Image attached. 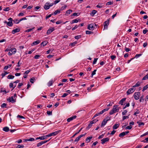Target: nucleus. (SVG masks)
I'll return each instance as SVG.
<instances>
[{
    "mask_svg": "<svg viewBox=\"0 0 148 148\" xmlns=\"http://www.w3.org/2000/svg\"><path fill=\"white\" fill-rule=\"evenodd\" d=\"M135 89L134 88H131L129 89L127 92V94L129 95L133 93L135 91Z\"/></svg>",
    "mask_w": 148,
    "mask_h": 148,
    "instance_id": "8",
    "label": "nucleus"
},
{
    "mask_svg": "<svg viewBox=\"0 0 148 148\" xmlns=\"http://www.w3.org/2000/svg\"><path fill=\"white\" fill-rule=\"evenodd\" d=\"M140 82H137V83L135 85H134L133 86V88H135L137 87H138L140 86Z\"/></svg>",
    "mask_w": 148,
    "mask_h": 148,
    "instance_id": "28",
    "label": "nucleus"
},
{
    "mask_svg": "<svg viewBox=\"0 0 148 148\" xmlns=\"http://www.w3.org/2000/svg\"><path fill=\"white\" fill-rule=\"evenodd\" d=\"M86 133H85L84 134H81L80 135V136H79L78 137L76 138L74 140L75 142H78V141L79 140V139L81 138L82 137L84 136H85V135H86Z\"/></svg>",
    "mask_w": 148,
    "mask_h": 148,
    "instance_id": "9",
    "label": "nucleus"
},
{
    "mask_svg": "<svg viewBox=\"0 0 148 148\" xmlns=\"http://www.w3.org/2000/svg\"><path fill=\"white\" fill-rule=\"evenodd\" d=\"M113 3V2L109 1V2H108L106 3V5H111V4H112Z\"/></svg>",
    "mask_w": 148,
    "mask_h": 148,
    "instance_id": "57",
    "label": "nucleus"
},
{
    "mask_svg": "<svg viewBox=\"0 0 148 148\" xmlns=\"http://www.w3.org/2000/svg\"><path fill=\"white\" fill-rule=\"evenodd\" d=\"M9 73V72H8L6 71H5L4 73H2L1 74V76H2V78H3L4 76Z\"/></svg>",
    "mask_w": 148,
    "mask_h": 148,
    "instance_id": "29",
    "label": "nucleus"
},
{
    "mask_svg": "<svg viewBox=\"0 0 148 148\" xmlns=\"http://www.w3.org/2000/svg\"><path fill=\"white\" fill-rule=\"evenodd\" d=\"M10 50V51L8 53V55L10 56L14 54L16 51V49L15 48L11 49Z\"/></svg>",
    "mask_w": 148,
    "mask_h": 148,
    "instance_id": "4",
    "label": "nucleus"
},
{
    "mask_svg": "<svg viewBox=\"0 0 148 148\" xmlns=\"http://www.w3.org/2000/svg\"><path fill=\"white\" fill-rule=\"evenodd\" d=\"M125 51L126 52H128L129 51H130V48H127L126 47H125Z\"/></svg>",
    "mask_w": 148,
    "mask_h": 148,
    "instance_id": "53",
    "label": "nucleus"
},
{
    "mask_svg": "<svg viewBox=\"0 0 148 148\" xmlns=\"http://www.w3.org/2000/svg\"><path fill=\"white\" fill-rule=\"evenodd\" d=\"M14 77V76L12 75H9L7 77V78L8 79H13Z\"/></svg>",
    "mask_w": 148,
    "mask_h": 148,
    "instance_id": "27",
    "label": "nucleus"
},
{
    "mask_svg": "<svg viewBox=\"0 0 148 148\" xmlns=\"http://www.w3.org/2000/svg\"><path fill=\"white\" fill-rule=\"evenodd\" d=\"M78 21V20L77 19H74L72 21L71 24H73L74 23H77Z\"/></svg>",
    "mask_w": 148,
    "mask_h": 148,
    "instance_id": "35",
    "label": "nucleus"
},
{
    "mask_svg": "<svg viewBox=\"0 0 148 148\" xmlns=\"http://www.w3.org/2000/svg\"><path fill=\"white\" fill-rule=\"evenodd\" d=\"M140 95V93L139 92H135L134 95L135 99L136 100H138L139 98Z\"/></svg>",
    "mask_w": 148,
    "mask_h": 148,
    "instance_id": "7",
    "label": "nucleus"
},
{
    "mask_svg": "<svg viewBox=\"0 0 148 148\" xmlns=\"http://www.w3.org/2000/svg\"><path fill=\"white\" fill-rule=\"evenodd\" d=\"M109 108H106L105 109H103V110L101 111L100 112V113L102 114H103L104 112L107 111L108 110Z\"/></svg>",
    "mask_w": 148,
    "mask_h": 148,
    "instance_id": "30",
    "label": "nucleus"
},
{
    "mask_svg": "<svg viewBox=\"0 0 148 148\" xmlns=\"http://www.w3.org/2000/svg\"><path fill=\"white\" fill-rule=\"evenodd\" d=\"M72 12V10L70 9L69 10L66 11L65 15L68 16L69 14H71Z\"/></svg>",
    "mask_w": 148,
    "mask_h": 148,
    "instance_id": "19",
    "label": "nucleus"
},
{
    "mask_svg": "<svg viewBox=\"0 0 148 148\" xmlns=\"http://www.w3.org/2000/svg\"><path fill=\"white\" fill-rule=\"evenodd\" d=\"M60 12V10H58L55 11L54 12V14L55 15H56L58 13H59Z\"/></svg>",
    "mask_w": 148,
    "mask_h": 148,
    "instance_id": "36",
    "label": "nucleus"
},
{
    "mask_svg": "<svg viewBox=\"0 0 148 148\" xmlns=\"http://www.w3.org/2000/svg\"><path fill=\"white\" fill-rule=\"evenodd\" d=\"M104 120H106V121L107 122L108 121L110 120V118L109 117H107L105 119H104Z\"/></svg>",
    "mask_w": 148,
    "mask_h": 148,
    "instance_id": "63",
    "label": "nucleus"
},
{
    "mask_svg": "<svg viewBox=\"0 0 148 148\" xmlns=\"http://www.w3.org/2000/svg\"><path fill=\"white\" fill-rule=\"evenodd\" d=\"M97 11L95 10H93L91 13V15L92 16L94 15L96 13Z\"/></svg>",
    "mask_w": 148,
    "mask_h": 148,
    "instance_id": "44",
    "label": "nucleus"
},
{
    "mask_svg": "<svg viewBox=\"0 0 148 148\" xmlns=\"http://www.w3.org/2000/svg\"><path fill=\"white\" fill-rule=\"evenodd\" d=\"M126 99V98H124L122 99L119 102V104H121V105H123V103L125 101Z\"/></svg>",
    "mask_w": 148,
    "mask_h": 148,
    "instance_id": "15",
    "label": "nucleus"
},
{
    "mask_svg": "<svg viewBox=\"0 0 148 148\" xmlns=\"http://www.w3.org/2000/svg\"><path fill=\"white\" fill-rule=\"evenodd\" d=\"M24 147V146L23 145H18L17 147L16 148H23Z\"/></svg>",
    "mask_w": 148,
    "mask_h": 148,
    "instance_id": "41",
    "label": "nucleus"
},
{
    "mask_svg": "<svg viewBox=\"0 0 148 148\" xmlns=\"http://www.w3.org/2000/svg\"><path fill=\"white\" fill-rule=\"evenodd\" d=\"M77 43V42H73V43H71L70 45L69 46H71L72 47L74 46L75 44H76Z\"/></svg>",
    "mask_w": 148,
    "mask_h": 148,
    "instance_id": "46",
    "label": "nucleus"
},
{
    "mask_svg": "<svg viewBox=\"0 0 148 148\" xmlns=\"http://www.w3.org/2000/svg\"><path fill=\"white\" fill-rule=\"evenodd\" d=\"M35 140L34 139L32 138H30L29 139H27L25 140V141H34Z\"/></svg>",
    "mask_w": 148,
    "mask_h": 148,
    "instance_id": "21",
    "label": "nucleus"
},
{
    "mask_svg": "<svg viewBox=\"0 0 148 148\" xmlns=\"http://www.w3.org/2000/svg\"><path fill=\"white\" fill-rule=\"evenodd\" d=\"M137 123H138V125L139 126L143 125H144V123L143 122H138Z\"/></svg>",
    "mask_w": 148,
    "mask_h": 148,
    "instance_id": "54",
    "label": "nucleus"
},
{
    "mask_svg": "<svg viewBox=\"0 0 148 148\" xmlns=\"http://www.w3.org/2000/svg\"><path fill=\"white\" fill-rule=\"evenodd\" d=\"M97 71L96 69L91 74V77H92L93 76L96 74V72Z\"/></svg>",
    "mask_w": 148,
    "mask_h": 148,
    "instance_id": "48",
    "label": "nucleus"
},
{
    "mask_svg": "<svg viewBox=\"0 0 148 148\" xmlns=\"http://www.w3.org/2000/svg\"><path fill=\"white\" fill-rule=\"evenodd\" d=\"M6 105H7V104H6L5 103H3L2 105H1V107H2V108H5V107H6Z\"/></svg>",
    "mask_w": 148,
    "mask_h": 148,
    "instance_id": "58",
    "label": "nucleus"
},
{
    "mask_svg": "<svg viewBox=\"0 0 148 148\" xmlns=\"http://www.w3.org/2000/svg\"><path fill=\"white\" fill-rule=\"evenodd\" d=\"M53 5V3L50 4L48 2L46 3L44 6V8L46 10L49 9L50 7L52 6Z\"/></svg>",
    "mask_w": 148,
    "mask_h": 148,
    "instance_id": "2",
    "label": "nucleus"
},
{
    "mask_svg": "<svg viewBox=\"0 0 148 148\" xmlns=\"http://www.w3.org/2000/svg\"><path fill=\"white\" fill-rule=\"evenodd\" d=\"M53 83V80H50L48 83L47 85L49 86H51Z\"/></svg>",
    "mask_w": 148,
    "mask_h": 148,
    "instance_id": "26",
    "label": "nucleus"
},
{
    "mask_svg": "<svg viewBox=\"0 0 148 148\" xmlns=\"http://www.w3.org/2000/svg\"><path fill=\"white\" fill-rule=\"evenodd\" d=\"M101 114L100 113V112H99V113H97V114H96L92 118V119L95 118L97 116H99Z\"/></svg>",
    "mask_w": 148,
    "mask_h": 148,
    "instance_id": "40",
    "label": "nucleus"
},
{
    "mask_svg": "<svg viewBox=\"0 0 148 148\" xmlns=\"http://www.w3.org/2000/svg\"><path fill=\"white\" fill-rule=\"evenodd\" d=\"M98 58H94V61L93 62V64H95L97 62Z\"/></svg>",
    "mask_w": 148,
    "mask_h": 148,
    "instance_id": "61",
    "label": "nucleus"
},
{
    "mask_svg": "<svg viewBox=\"0 0 148 148\" xmlns=\"http://www.w3.org/2000/svg\"><path fill=\"white\" fill-rule=\"evenodd\" d=\"M110 58L112 60H113L116 58V56L115 55H112L110 56Z\"/></svg>",
    "mask_w": 148,
    "mask_h": 148,
    "instance_id": "52",
    "label": "nucleus"
},
{
    "mask_svg": "<svg viewBox=\"0 0 148 148\" xmlns=\"http://www.w3.org/2000/svg\"><path fill=\"white\" fill-rule=\"evenodd\" d=\"M141 55V54H136L135 55V57L134 58H138Z\"/></svg>",
    "mask_w": 148,
    "mask_h": 148,
    "instance_id": "59",
    "label": "nucleus"
},
{
    "mask_svg": "<svg viewBox=\"0 0 148 148\" xmlns=\"http://www.w3.org/2000/svg\"><path fill=\"white\" fill-rule=\"evenodd\" d=\"M109 20L108 19L107 21H106L104 23V29H108V26L109 24Z\"/></svg>",
    "mask_w": 148,
    "mask_h": 148,
    "instance_id": "5",
    "label": "nucleus"
},
{
    "mask_svg": "<svg viewBox=\"0 0 148 148\" xmlns=\"http://www.w3.org/2000/svg\"><path fill=\"white\" fill-rule=\"evenodd\" d=\"M109 138L108 137L104 138L102 140H101V144H103L105 142L107 141H109Z\"/></svg>",
    "mask_w": 148,
    "mask_h": 148,
    "instance_id": "12",
    "label": "nucleus"
},
{
    "mask_svg": "<svg viewBox=\"0 0 148 148\" xmlns=\"http://www.w3.org/2000/svg\"><path fill=\"white\" fill-rule=\"evenodd\" d=\"M127 111L126 110H124L122 113V114L123 115H125L127 113Z\"/></svg>",
    "mask_w": 148,
    "mask_h": 148,
    "instance_id": "50",
    "label": "nucleus"
},
{
    "mask_svg": "<svg viewBox=\"0 0 148 148\" xmlns=\"http://www.w3.org/2000/svg\"><path fill=\"white\" fill-rule=\"evenodd\" d=\"M82 128H81L79 131H78L76 133L72 136V137H74L75 136H76V135L78 134V133H79V132H80L81 131V130H82Z\"/></svg>",
    "mask_w": 148,
    "mask_h": 148,
    "instance_id": "39",
    "label": "nucleus"
},
{
    "mask_svg": "<svg viewBox=\"0 0 148 148\" xmlns=\"http://www.w3.org/2000/svg\"><path fill=\"white\" fill-rule=\"evenodd\" d=\"M148 88V84L145 86L143 88V91L145 90H146Z\"/></svg>",
    "mask_w": 148,
    "mask_h": 148,
    "instance_id": "43",
    "label": "nucleus"
},
{
    "mask_svg": "<svg viewBox=\"0 0 148 148\" xmlns=\"http://www.w3.org/2000/svg\"><path fill=\"white\" fill-rule=\"evenodd\" d=\"M140 112L139 110L136 109V112L134 113V115L137 116V114H139Z\"/></svg>",
    "mask_w": 148,
    "mask_h": 148,
    "instance_id": "37",
    "label": "nucleus"
},
{
    "mask_svg": "<svg viewBox=\"0 0 148 148\" xmlns=\"http://www.w3.org/2000/svg\"><path fill=\"white\" fill-rule=\"evenodd\" d=\"M47 113L49 115H52V111H47Z\"/></svg>",
    "mask_w": 148,
    "mask_h": 148,
    "instance_id": "56",
    "label": "nucleus"
},
{
    "mask_svg": "<svg viewBox=\"0 0 148 148\" xmlns=\"http://www.w3.org/2000/svg\"><path fill=\"white\" fill-rule=\"evenodd\" d=\"M40 42V41L39 40H37L35 41L32 44V46L35 45L39 44Z\"/></svg>",
    "mask_w": 148,
    "mask_h": 148,
    "instance_id": "16",
    "label": "nucleus"
},
{
    "mask_svg": "<svg viewBox=\"0 0 148 148\" xmlns=\"http://www.w3.org/2000/svg\"><path fill=\"white\" fill-rule=\"evenodd\" d=\"M66 7H67V6L66 5H64V6L62 7L60 9V11L63 10L65 9L66 8Z\"/></svg>",
    "mask_w": 148,
    "mask_h": 148,
    "instance_id": "42",
    "label": "nucleus"
},
{
    "mask_svg": "<svg viewBox=\"0 0 148 148\" xmlns=\"http://www.w3.org/2000/svg\"><path fill=\"white\" fill-rule=\"evenodd\" d=\"M47 137H48L47 135H46L43 136H41L40 137H37L36 138V139L38 140V139H39L41 140H44L45 139L47 138Z\"/></svg>",
    "mask_w": 148,
    "mask_h": 148,
    "instance_id": "10",
    "label": "nucleus"
},
{
    "mask_svg": "<svg viewBox=\"0 0 148 148\" xmlns=\"http://www.w3.org/2000/svg\"><path fill=\"white\" fill-rule=\"evenodd\" d=\"M92 138V137H87L86 139V142L88 143L90 142V140Z\"/></svg>",
    "mask_w": 148,
    "mask_h": 148,
    "instance_id": "18",
    "label": "nucleus"
},
{
    "mask_svg": "<svg viewBox=\"0 0 148 148\" xmlns=\"http://www.w3.org/2000/svg\"><path fill=\"white\" fill-rule=\"evenodd\" d=\"M1 92H4L5 94H6L9 91H7L5 90H4V89L3 88H1ZM3 94H4V93Z\"/></svg>",
    "mask_w": 148,
    "mask_h": 148,
    "instance_id": "34",
    "label": "nucleus"
},
{
    "mask_svg": "<svg viewBox=\"0 0 148 148\" xmlns=\"http://www.w3.org/2000/svg\"><path fill=\"white\" fill-rule=\"evenodd\" d=\"M54 28H51L49 29L47 32V33L48 34H50L52 31H54Z\"/></svg>",
    "mask_w": 148,
    "mask_h": 148,
    "instance_id": "17",
    "label": "nucleus"
},
{
    "mask_svg": "<svg viewBox=\"0 0 148 148\" xmlns=\"http://www.w3.org/2000/svg\"><path fill=\"white\" fill-rule=\"evenodd\" d=\"M68 95V94L66 93H64V94L62 96V97L64 98L66 96Z\"/></svg>",
    "mask_w": 148,
    "mask_h": 148,
    "instance_id": "60",
    "label": "nucleus"
},
{
    "mask_svg": "<svg viewBox=\"0 0 148 148\" xmlns=\"http://www.w3.org/2000/svg\"><path fill=\"white\" fill-rule=\"evenodd\" d=\"M107 123V121H106V120H105L104 119L101 123V127L104 126Z\"/></svg>",
    "mask_w": 148,
    "mask_h": 148,
    "instance_id": "24",
    "label": "nucleus"
},
{
    "mask_svg": "<svg viewBox=\"0 0 148 148\" xmlns=\"http://www.w3.org/2000/svg\"><path fill=\"white\" fill-rule=\"evenodd\" d=\"M119 124H116L114 125L113 126V129L114 130H115L117 129L119 126Z\"/></svg>",
    "mask_w": 148,
    "mask_h": 148,
    "instance_id": "23",
    "label": "nucleus"
},
{
    "mask_svg": "<svg viewBox=\"0 0 148 148\" xmlns=\"http://www.w3.org/2000/svg\"><path fill=\"white\" fill-rule=\"evenodd\" d=\"M92 124L93 123L92 122L90 121V123L88 124V126L87 127V128L88 129L90 128L92 126Z\"/></svg>",
    "mask_w": 148,
    "mask_h": 148,
    "instance_id": "38",
    "label": "nucleus"
},
{
    "mask_svg": "<svg viewBox=\"0 0 148 148\" xmlns=\"http://www.w3.org/2000/svg\"><path fill=\"white\" fill-rule=\"evenodd\" d=\"M98 121V120L97 119H95L92 121H91L92 122V123L93 124L96 123Z\"/></svg>",
    "mask_w": 148,
    "mask_h": 148,
    "instance_id": "45",
    "label": "nucleus"
},
{
    "mask_svg": "<svg viewBox=\"0 0 148 148\" xmlns=\"http://www.w3.org/2000/svg\"><path fill=\"white\" fill-rule=\"evenodd\" d=\"M20 29L19 28L16 29L12 31V33L13 34H15L16 32H18L20 31Z\"/></svg>",
    "mask_w": 148,
    "mask_h": 148,
    "instance_id": "20",
    "label": "nucleus"
},
{
    "mask_svg": "<svg viewBox=\"0 0 148 148\" xmlns=\"http://www.w3.org/2000/svg\"><path fill=\"white\" fill-rule=\"evenodd\" d=\"M118 105H115L113 106V108L112 110L110 112V114L112 115L116 112H118L119 110V108Z\"/></svg>",
    "mask_w": 148,
    "mask_h": 148,
    "instance_id": "1",
    "label": "nucleus"
},
{
    "mask_svg": "<svg viewBox=\"0 0 148 148\" xmlns=\"http://www.w3.org/2000/svg\"><path fill=\"white\" fill-rule=\"evenodd\" d=\"M8 101L9 102H11L12 103H14L16 102V100L14 99L13 97H9L8 99Z\"/></svg>",
    "mask_w": 148,
    "mask_h": 148,
    "instance_id": "11",
    "label": "nucleus"
},
{
    "mask_svg": "<svg viewBox=\"0 0 148 148\" xmlns=\"http://www.w3.org/2000/svg\"><path fill=\"white\" fill-rule=\"evenodd\" d=\"M94 24H91L88 25V29L90 30H93L94 29Z\"/></svg>",
    "mask_w": 148,
    "mask_h": 148,
    "instance_id": "14",
    "label": "nucleus"
},
{
    "mask_svg": "<svg viewBox=\"0 0 148 148\" xmlns=\"http://www.w3.org/2000/svg\"><path fill=\"white\" fill-rule=\"evenodd\" d=\"M26 19H27L26 18H25V17L21 18L19 20V21L18 22H18H20L21 21H22L23 20H26Z\"/></svg>",
    "mask_w": 148,
    "mask_h": 148,
    "instance_id": "55",
    "label": "nucleus"
},
{
    "mask_svg": "<svg viewBox=\"0 0 148 148\" xmlns=\"http://www.w3.org/2000/svg\"><path fill=\"white\" fill-rule=\"evenodd\" d=\"M9 87L10 88H13V87H14L13 83H10L9 84Z\"/></svg>",
    "mask_w": 148,
    "mask_h": 148,
    "instance_id": "62",
    "label": "nucleus"
},
{
    "mask_svg": "<svg viewBox=\"0 0 148 148\" xmlns=\"http://www.w3.org/2000/svg\"><path fill=\"white\" fill-rule=\"evenodd\" d=\"M61 132V130H59L58 131H55V132L50 133L47 135L48 137H51L52 136H55L57 135L59 133Z\"/></svg>",
    "mask_w": 148,
    "mask_h": 148,
    "instance_id": "3",
    "label": "nucleus"
},
{
    "mask_svg": "<svg viewBox=\"0 0 148 148\" xmlns=\"http://www.w3.org/2000/svg\"><path fill=\"white\" fill-rule=\"evenodd\" d=\"M51 139H49L48 140H47L44 141H41L39 143H38L37 144V147H39L40 146H41L43 144H44L45 143H46L47 142L49 141Z\"/></svg>",
    "mask_w": 148,
    "mask_h": 148,
    "instance_id": "6",
    "label": "nucleus"
},
{
    "mask_svg": "<svg viewBox=\"0 0 148 148\" xmlns=\"http://www.w3.org/2000/svg\"><path fill=\"white\" fill-rule=\"evenodd\" d=\"M62 21H57L56 22V24H60L61 23H62Z\"/></svg>",
    "mask_w": 148,
    "mask_h": 148,
    "instance_id": "64",
    "label": "nucleus"
},
{
    "mask_svg": "<svg viewBox=\"0 0 148 148\" xmlns=\"http://www.w3.org/2000/svg\"><path fill=\"white\" fill-rule=\"evenodd\" d=\"M48 43V42L47 41H44L42 42L41 43V45L43 47L45 46Z\"/></svg>",
    "mask_w": 148,
    "mask_h": 148,
    "instance_id": "22",
    "label": "nucleus"
},
{
    "mask_svg": "<svg viewBox=\"0 0 148 148\" xmlns=\"http://www.w3.org/2000/svg\"><path fill=\"white\" fill-rule=\"evenodd\" d=\"M77 117V116L76 115L74 116H72L71 117H70L67 119V121L69 122H70L71 121L75 119Z\"/></svg>",
    "mask_w": 148,
    "mask_h": 148,
    "instance_id": "13",
    "label": "nucleus"
},
{
    "mask_svg": "<svg viewBox=\"0 0 148 148\" xmlns=\"http://www.w3.org/2000/svg\"><path fill=\"white\" fill-rule=\"evenodd\" d=\"M148 79V74L145 75L142 79V80H145Z\"/></svg>",
    "mask_w": 148,
    "mask_h": 148,
    "instance_id": "31",
    "label": "nucleus"
},
{
    "mask_svg": "<svg viewBox=\"0 0 148 148\" xmlns=\"http://www.w3.org/2000/svg\"><path fill=\"white\" fill-rule=\"evenodd\" d=\"M7 25L10 27H11L12 26L13 23L12 21H9L7 22Z\"/></svg>",
    "mask_w": 148,
    "mask_h": 148,
    "instance_id": "32",
    "label": "nucleus"
},
{
    "mask_svg": "<svg viewBox=\"0 0 148 148\" xmlns=\"http://www.w3.org/2000/svg\"><path fill=\"white\" fill-rule=\"evenodd\" d=\"M126 134H125V132H123L119 134V136L120 137H122L124 136Z\"/></svg>",
    "mask_w": 148,
    "mask_h": 148,
    "instance_id": "33",
    "label": "nucleus"
},
{
    "mask_svg": "<svg viewBox=\"0 0 148 148\" xmlns=\"http://www.w3.org/2000/svg\"><path fill=\"white\" fill-rule=\"evenodd\" d=\"M129 115L128 116H124L123 117V119H122L123 120V121L126 119H128L129 118Z\"/></svg>",
    "mask_w": 148,
    "mask_h": 148,
    "instance_id": "49",
    "label": "nucleus"
},
{
    "mask_svg": "<svg viewBox=\"0 0 148 148\" xmlns=\"http://www.w3.org/2000/svg\"><path fill=\"white\" fill-rule=\"evenodd\" d=\"M34 80L35 78L34 77H32L30 79V81L31 83H33Z\"/></svg>",
    "mask_w": 148,
    "mask_h": 148,
    "instance_id": "47",
    "label": "nucleus"
},
{
    "mask_svg": "<svg viewBox=\"0 0 148 148\" xmlns=\"http://www.w3.org/2000/svg\"><path fill=\"white\" fill-rule=\"evenodd\" d=\"M40 57V56L39 55H36L34 56V58L35 59H38Z\"/></svg>",
    "mask_w": 148,
    "mask_h": 148,
    "instance_id": "51",
    "label": "nucleus"
},
{
    "mask_svg": "<svg viewBox=\"0 0 148 148\" xmlns=\"http://www.w3.org/2000/svg\"><path fill=\"white\" fill-rule=\"evenodd\" d=\"M3 130L5 132H8L9 130V128L7 127H5L3 128Z\"/></svg>",
    "mask_w": 148,
    "mask_h": 148,
    "instance_id": "25",
    "label": "nucleus"
}]
</instances>
